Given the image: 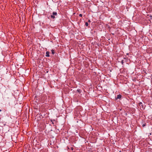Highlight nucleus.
<instances>
[{
    "instance_id": "8",
    "label": "nucleus",
    "mask_w": 152,
    "mask_h": 152,
    "mask_svg": "<svg viewBox=\"0 0 152 152\" xmlns=\"http://www.w3.org/2000/svg\"><path fill=\"white\" fill-rule=\"evenodd\" d=\"M50 121L51 122H52V124H53V121H55V120L54 119H51L50 120Z\"/></svg>"
},
{
    "instance_id": "5",
    "label": "nucleus",
    "mask_w": 152,
    "mask_h": 152,
    "mask_svg": "<svg viewBox=\"0 0 152 152\" xmlns=\"http://www.w3.org/2000/svg\"><path fill=\"white\" fill-rule=\"evenodd\" d=\"M126 69L124 68L123 67L122 68L120 69V71L121 72H125Z\"/></svg>"
},
{
    "instance_id": "14",
    "label": "nucleus",
    "mask_w": 152,
    "mask_h": 152,
    "mask_svg": "<svg viewBox=\"0 0 152 152\" xmlns=\"http://www.w3.org/2000/svg\"><path fill=\"white\" fill-rule=\"evenodd\" d=\"M143 72H144V73H145V74H146V73L144 70H143Z\"/></svg>"
},
{
    "instance_id": "7",
    "label": "nucleus",
    "mask_w": 152,
    "mask_h": 152,
    "mask_svg": "<svg viewBox=\"0 0 152 152\" xmlns=\"http://www.w3.org/2000/svg\"><path fill=\"white\" fill-rule=\"evenodd\" d=\"M142 127H144L146 125V123L145 122H142L141 124Z\"/></svg>"
},
{
    "instance_id": "6",
    "label": "nucleus",
    "mask_w": 152,
    "mask_h": 152,
    "mask_svg": "<svg viewBox=\"0 0 152 152\" xmlns=\"http://www.w3.org/2000/svg\"><path fill=\"white\" fill-rule=\"evenodd\" d=\"M50 53L49 52L47 51L46 53V55L45 56L46 57H48L50 56L49 54Z\"/></svg>"
},
{
    "instance_id": "11",
    "label": "nucleus",
    "mask_w": 152,
    "mask_h": 152,
    "mask_svg": "<svg viewBox=\"0 0 152 152\" xmlns=\"http://www.w3.org/2000/svg\"><path fill=\"white\" fill-rule=\"evenodd\" d=\"M77 91L79 93H80L81 92V90L80 89H78L77 90Z\"/></svg>"
},
{
    "instance_id": "3",
    "label": "nucleus",
    "mask_w": 152,
    "mask_h": 152,
    "mask_svg": "<svg viewBox=\"0 0 152 152\" xmlns=\"http://www.w3.org/2000/svg\"><path fill=\"white\" fill-rule=\"evenodd\" d=\"M122 97L121 95L119 94L117 95V97H115L116 99H120Z\"/></svg>"
},
{
    "instance_id": "19",
    "label": "nucleus",
    "mask_w": 152,
    "mask_h": 152,
    "mask_svg": "<svg viewBox=\"0 0 152 152\" xmlns=\"http://www.w3.org/2000/svg\"><path fill=\"white\" fill-rule=\"evenodd\" d=\"M1 109L0 110V112H1Z\"/></svg>"
},
{
    "instance_id": "10",
    "label": "nucleus",
    "mask_w": 152,
    "mask_h": 152,
    "mask_svg": "<svg viewBox=\"0 0 152 152\" xmlns=\"http://www.w3.org/2000/svg\"><path fill=\"white\" fill-rule=\"evenodd\" d=\"M88 22H86L85 24V26H88Z\"/></svg>"
},
{
    "instance_id": "21",
    "label": "nucleus",
    "mask_w": 152,
    "mask_h": 152,
    "mask_svg": "<svg viewBox=\"0 0 152 152\" xmlns=\"http://www.w3.org/2000/svg\"><path fill=\"white\" fill-rule=\"evenodd\" d=\"M92 69V70H93V69Z\"/></svg>"
},
{
    "instance_id": "13",
    "label": "nucleus",
    "mask_w": 152,
    "mask_h": 152,
    "mask_svg": "<svg viewBox=\"0 0 152 152\" xmlns=\"http://www.w3.org/2000/svg\"><path fill=\"white\" fill-rule=\"evenodd\" d=\"M79 16L80 17H82V14H80L79 15Z\"/></svg>"
},
{
    "instance_id": "2",
    "label": "nucleus",
    "mask_w": 152,
    "mask_h": 152,
    "mask_svg": "<svg viewBox=\"0 0 152 152\" xmlns=\"http://www.w3.org/2000/svg\"><path fill=\"white\" fill-rule=\"evenodd\" d=\"M57 13L56 12H53L52 13V15L50 16L51 18L53 19H54L56 18L55 16H57Z\"/></svg>"
},
{
    "instance_id": "9",
    "label": "nucleus",
    "mask_w": 152,
    "mask_h": 152,
    "mask_svg": "<svg viewBox=\"0 0 152 152\" xmlns=\"http://www.w3.org/2000/svg\"><path fill=\"white\" fill-rule=\"evenodd\" d=\"M51 53H52V54H54L55 52H54V50H51Z\"/></svg>"
},
{
    "instance_id": "20",
    "label": "nucleus",
    "mask_w": 152,
    "mask_h": 152,
    "mask_svg": "<svg viewBox=\"0 0 152 152\" xmlns=\"http://www.w3.org/2000/svg\"><path fill=\"white\" fill-rule=\"evenodd\" d=\"M151 75V76H152V78H151V79H152V75Z\"/></svg>"
},
{
    "instance_id": "16",
    "label": "nucleus",
    "mask_w": 152,
    "mask_h": 152,
    "mask_svg": "<svg viewBox=\"0 0 152 152\" xmlns=\"http://www.w3.org/2000/svg\"><path fill=\"white\" fill-rule=\"evenodd\" d=\"M150 19L152 20V16H150Z\"/></svg>"
},
{
    "instance_id": "17",
    "label": "nucleus",
    "mask_w": 152,
    "mask_h": 152,
    "mask_svg": "<svg viewBox=\"0 0 152 152\" xmlns=\"http://www.w3.org/2000/svg\"><path fill=\"white\" fill-rule=\"evenodd\" d=\"M88 22L89 23H90L91 22V20H88Z\"/></svg>"
},
{
    "instance_id": "22",
    "label": "nucleus",
    "mask_w": 152,
    "mask_h": 152,
    "mask_svg": "<svg viewBox=\"0 0 152 152\" xmlns=\"http://www.w3.org/2000/svg\"><path fill=\"white\" fill-rule=\"evenodd\" d=\"M121 62H122V63H123V61H121Z\"/></svg>"
},
{
    "instance_id": "18",
    "label": "nucleus",
    "mask_w": 152,
    "mask_h": 152,
    "mask_svg": "<svg viewBox=\"0 0 152 152\" xmlns=\"http://www.w3.org/2000/svg\"><path fill=\"white\" fill-rule=\"evenodd\" d=\"M129 53H127L126 54V55H129Z\"/></svg>"
},
{
    "instance_id": "1",
    "label": "nucleus",
    "mask_w": 152,
    "mask_h": 152,
    "mask_svg": "<svg viewBox=\"0 0 152 152\" xmlns=\"http://www.w3.org/2000/svg\"><path fill=\"white\" fill-rule=\"evenodd\" d=\"M138 105L140 107V109L141 110H144L146 107L145 105L144 104H143L141 102L139 103Z\"/></svg>"
},
{
    "instance_id": "12",
    "label": "nucleus",
    "mask_w": 152,
    "mask_h": 152,
    "mask_svg": "<svg viewBox=\"0 0 152 152\" xmlns=\"http://www.w3.org/2000/svg\"><path fill=\"white\" fill-rule=\"evenodd\" d=\"M37 145H38V148H39L40 147V145H39V144H38V145H35L36 147V146H37Z\"/></svg>"
},
{
    "instance_id": "4",
    "label": "nucleus",
    "mask_w": 152,
    "mask_h": 152,
    "mask_svg": "<svg viewBox=\"0 0 152 152\" xmlns=\"http://www.w3.org/2000/svg\"><path fill=\"white\" fill-rule=\"evenodd\" d=\"M71 146V145H69L68 146H67V148L68 149H71L73 151L74 149V148L73 147H72Z\"/></svg>"
},
{
    "instance_id": "15",
    "label": "nucleus",
    "mask_w": 152,
    "mask_h": 152,
    "mask_svg": "<svg viewBox=\"0 0 152 152\" xmlns=\"http://www.w3.org/2000/svg\"><path fill=\"white\" fill-rule=\"evenodd\" d=\"M119 152H125V151L122 150V151H120Z\"/></svg>"
}]
</instances>
